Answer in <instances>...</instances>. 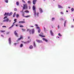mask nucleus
Returning <instances> with one entry per match:
<instances>
[{
    "label": "nucleus",
    "instance_id": "obj_43",
    "mask_svg": "<svg viewBox=\"0 0 74 74\" xmlns=\"http://www.w3.org/2000/svg\"><path fill=\"white\" fill-rule=\"evenodd\" d=\"M29 27H34V26H30Z\"/></svg>",
    "mask_w": 74,
    "mask_h": 74
},
{
    "label": "nucleus",
    "instance_id": "obj_63",
    "mask_svg": "<svg viewBox=\"0 0 74 74\" xmlns=\"http://www.w3.org/2000/svg\"><path fill=\"white\" fill-rule=\"evenodd\" d=\"M58 37V38H59V37Z\"/></svg>",
    "mask_w": 74,
    "mask_h": 74
},
{
    "label": "nucleus",
    "instance_id": "obj_12",
    "mask_svg": "<svg viewBox=\"0 0 74 74\" xmlns=\"http://www.w3.org/2000/svg\"><path fill=\"white\" fill-rule=\"evenodd\" d=\"M5 15H7V16H9V13H5V14H4V16H5Z\"/></svg>",
    "mask_w": 74,
    "mask_h": 74
},
{
    "label": "nucleus",
    "instance_id": "obj_35",
    "mask_svg": "<svg viewBox=\"0 0 74 74\" xmlns=\"http://www.w3.org/2000/svg\"><path fill=\"white\" fill-rule=\"evenodd\" d=\"M71 10L72 11H73L74 10V9H73V8H72L71 9Z\"/></svg>",
    "mask_w": 74,
    "mask_h": 74
},
{
    "label": "nucleus",
    "instance_id": "obj_23",
    "mask_svg": "<svg viewBox=\"0 0 74 74\" xmlns=\"http://www.w3.org/2000/svg\"><path fill=\"white\" fill-rule=\"evenodd\" d=\"M12 12H11L10 14H9V16H11V15H12Z\"/></svg>",
    "mask_w": 74,
    "mask_h": 74
},
{
    "label": "nucleus",
    "instance_id": "obj_49",
    "mask_svg": "<svg viewBox=\"0 0 74 74\" xmlns=\"http://www.w3.org/2000/svg\"><path fill=\"white\" fill-rule=\"evenodd\" d=\"M73 27H74V26H73V25H72V26H71V27L72 28H73Z\"/></svg>",
    "mask_w": 74,
    "mask_h": 74
},
{
    "label": "nucleus",
    "instance_id": "obj_56",
    "mask_svg": "<svg viewBox=\"0 0 74 74\" xmlns=\"http://www.w3.org/2000/svg\"><path fill=\"white\" fill-rule=\"evenodd\" d=\"M16 26H18V25H16Z\"/></svg>",
    "mask_w": 74,
    "mask_h": 74
},
{
    "label": "nucleus",
    "instance_id": "obj_57",
    "mask_svg": "<svg viewBox=\"0 0 74 74\" xmlns=\"http://www.w3.org/2000/svg\"><path fill=\"white\" fill-rule=\"evenodd\" d=\"M66 12H68V11L66 10Z\"/></svg>",
    "mask_w": 74,
    "mask_h": 74
},
{
    "label": "nucleus",
    "instance_id": "obj_33",
    "mask_svg": "<svg viewBox=\"0 0 74 74\" xmlns=\"http://www.w3.org/2000/svg\"><path fill=\"white\" fill-rule=\"evenodd\" d=\"M6 18H7V16H5L4 17V18L3 19H5Z\"/></svg>",
    "mask_w": 74,
    "mask_h": 74
},
{
    "label": "nucleus",
    "instance_id": "obj_19",
    "mask_svg": "<svg viewBox=\"0 0 74 74\" xmlns=\"http://www.w3.org/2000/svg\"><path fill=\"white\" fill-rule=\"evenodd\" d=\"M50 33L51 34L52 36H53V33L52 32V31L51 30L50 31Z\"/></svg>",
    "mask_w": 74,
    "mask_h": 74
},
{
    "label": "nucleus",
    "instance_id": "obj_28",
    "mask_svg": "<svg viewBox=\"0 0 74 74\" xmlns=\"http://www.w3.org/2000/svg\"><path fill=\"white\" fill-rule=\"evenodd\" d=\"M28 3H29V4H30L31 3V1H28Z\"/></svg>",
    "mask_w": 74,
    "mask_h": 74
},
{
    "label": "nucleus",
    "instance_id": "obj_22",
    "mask_svg": "<svg viewBox=\"0 0 74 74\" xmlns=\"http://www.w3.org/2000/svg\"><path fill=\"white\" fill-rule=\"evenodd\" d=\"M33 48V47L32 45H31L29 46L30 49H32Z\"/></svg>",
    "mask_w": 74,
    "mask_h": 74
},
{
    "label": "nucleus",
    "instance_id": "obj_15",
    "mask_svg": "<svg viewBox=\"0 0 74 74\" xmlns=\"http://www.w3.org/2000/svg\"><path fill=\"white\" fill-rule=\"evenodd\" d=\"M39 10L40 12H41V13H42V12H43L42 9H41V8H39Z\"/></svg>",
    "mask_w": 74,
    "mask_h": 74
},
{
    "label": "nucleus",
    "instance_id": "obj_29",
    "mask_svg": "<svg viewBox=\"0 0 74 74\" xmlns=\"http://www.w3.org/2000/svg\"><path fill=\"white\" fill-rule=\"evenodd\" d=\"M20 27H24V26L23 25H20Z\"/></svg>",
    "mask_w": 74,
    "mask_h": 74
},
{
    "label": "nucleus",
    "instance_id": "obj_45",
    "mask_svg": "<svg viewBox=\"0 0 74 74\" xmlns=\"http://www.w3.org/2000/svg\"><path fill=\"white\" fill-rule=\"evenodd\" d=\"M2 27H6V26H2Z\"/></svg>",
    "mask_w": 74,
    "mask_h": 74
},
{
    "label": "nucleus",
    "instance_id": "obj_52",
    "mask_svg": "<svg viewBox=\"0 0 74 74\" xmlns=\"http://www.w3.org/2000/svg\"><path fill=\"white\" fill-rule=\"evenodd\" d=\"M58 29H59V25H58Z\"/></svg>",
    "mask_w": 74,
    "mask_h": 74
},
{
    "label": "nucleus",
    "instance_id": "obj_64",
    "mask_svg": "<svg viewBox=\"0 0 74 74\" xmlns=\"http://www.w3.org/2000/svg\"><path fill=\"white\" fill-rule=\"evenodd\" d=\"M73 21H74V18L73 19Z\"/></svg>",
    "mask_w": 74,
    "mask_h": 74
},
{
    "label": "nucleus",
    "instance_id": "obj_10",
    "mask_svg": "<svg viewBox=\"0 0 74 74\" xmlns=\"http://www.w3.org/2000/svg\"><path fill=\"white\" fill-rule=\"evenodd\" d=\"M27 32H29V33L30 34H31V30L29 29H27Z\"/></svg>",
    "mask_w": 74,
    "mask_h": 74
},
{
    "label": "nucleus",
    "instance_id": "obj_3",
    "mask_svg": "<svg viewBox=\"0 0 74 74\" xmlns=\"http://www.w3.org/2000/svg\"><path fill=\"white\" fill-rule=\"evenodd\" d=\"M27 6L26 4H23V10H25V9H27Z\"/></svg>",
    "mask_w": 74,
    "mask_h": 74
},
{
    "label": "nucleus",
    "instance_id": "obj_41",
    "mask_svg": "<svg viewBox=\"0 0 74 74\" xmlns=\"http://www.w3.org/2000/svg\"><path fill=\"white\" fill-rule=\"evenodd\" d=\"M21 12H22V13H24V12H23V10H22L21 11Z\"/></svg>",
    "mask_w": 74,
    "mask_h": 74
},
{
    "label": "nucleus",
    "instance_id": "obj_46",
    "mask_svg": "<svg viewBox=\"0 0 74 74\" xmlns=\"http://www.w3.org/2000/svg\"><path fill=\"white\" fill-rule=\"evenodd\" d=\"M16 44H17V43H14V45H16Z\"/></svg>",
    "mask_w": 74,
    "mask_h": 74
},
{
    "label": "nucleus",
    "instance_id": "obj_14",
    "mask_svg": "<svg viewBox=\"0 0 74 74\" xmlns=\"http://www.w3.org/2000/svg\"><path fill=\"white\" fill-rule=\"evenodd\" d=\"M8 41L9 42V44H11V38H10L8 39Z\"/></svg>",
    "mask_w": 74,
    "mask_h": 74
},
{
    "label": "nucleus",
    "instance_id": "obj_18",
    "mask_svg": "<svg viewBox=\"0 0 74 74\" xmlns=\"http://www.w3.org/2000/svg\"><path fill=\"white\" fill-rule=\"evenodd\" d=\"M58 7L59 8H63V7H62V6H60V5H58Z\"/></svg>",
    "mask_w": 74,
    "mask_h": 74
},
{
    "label": "nucleus",
    "instance_id": "obj_11",
    "mask_svg": "<svg viewBox=\"0 0 74 74\" xmlns=\"http://www.w3.org/2000/svg\"><path fill=\"white\" fill-rule=\"evenodd\" d=\"M31 31L32 32V34H34V29H32L31 30Z\"/></svg>",
    "mask_w": 74,
    "mask_h": 74
},
{
    "label": "nucleus",
    "instance_id": "obj_40",
    "mask_svg": "<svg viewBox=\"0 0 74 74\" xmlns=\"http://www.w3.org/2000/svg\"><path fill=\"white\" fill-rule=\"evenodd\" d=\"M24 13H23V14L22 15V16H24V17H25V16H24Z\"/></svg>",
    "mask_w": 74,
    "mask_h": 74
},
{
    "label": "nucleus",
    "instance_id": "obj_17",
    "mask_svg": "<svg viewBox=\"0 0 74 74\" xmlns=\"http://www.w3.org/2000/svg\"><path fill=\"white\" fill-rule=\"evenodd\" d=\"M39 36H40V37H45V36L41 34H39Z\"/></svg>",
    "mask_w": 74,
    "mask_h": 74
},
{
    "label": "nucleus",
    "instance_id": "obj_47",
    "mask_svg": "<svg viewBox=\"0 0 74 74\" xmlns=\"http://www.w3.org/2000/svg\"><path fill=\"white\" fill-rule=\"evenodd\" d=\"M27 43H29L30 42V41H27Z\"/></svg>",
    "mask_w": 74,
    "mask_h": 74
},
{
    "label": "nucleus",
    "instance_id": "obj_62",
    "mask_svg": "<svg viewBox=\"0 0 74 74\" xmlns=\"http://www.w3.org/2000/svg\"><path fill=\"white\" fill-rule=\"evenodd\" d=\"M29 9H30V7H29Z\"/></svg>",
    "mask_w": 74,
    "mask_h": 74
},
{
    "label": "nucleus",
    "instance_id": "obj_39",
    "mask_svg": "<svg viewBox=\"0 0 74 74\" xmlns=\"http://www.w3.org/2000/svg\"><path fill=\"white\" fill-rule=\"evenodd\" d=\"M22 1L23 2V3H26L25 2V1L23 0H22Z\"/></svg>",
    "mask_w": 74,
    "mask_h": 74
},
{
    "label": "nucleus",
    "instance_id": "obj_38",
    "mask_svg": "<svg viewBox=\"0 0 74 74\" xmlns=\"http://www.w3.org/2000/svg\"><path fill=\"white\" fill-rule=\"evenodd\" d=\"M23 43H24V44H27V42H23Z\"/></svg>",
    "mask_w": 74,
    "mask_h": 74
},
{
    "label": "nucleus",
    "instance_id": "obj_26",
    "mask_svg": "<svg viewBox=\"0 0 74 74\" xmlns=\"http://www.w3.org/2000/svg\"><path fill=\"white\" fill-rule=\"evenodd\" d=\"M0 32H1V33H4L5 32V31H0Z\"/></svg>",
    "mask_w": 74,
    "mask_h": 74
},
{
    "label": "nucleus",
    "instance_id": "obj_20",
    "mask_svg": "<svg viewBox=\"0 0 74 74\" xmlns=\"http://www.w3.org/2000/svg\"><path fill=\"white\" fill-rule=\"evenodd\" d=\"M30 15H29L24 16V17H25V18H29V17H30Z\"/></svg>",
    "mask_w": 74,
    "mask_h": 74
},
{
    "label": "nucleus",
    "instance_id": "obj_7",
    "mask_svg": "<svg viewBox=\"0 0 74 74\" xmlns=\"http://www.w3.org/2000/svg\"><path fill=\"white\" fill-rule=\"evenodd\" d=\"M37 29H38V33H40V32H41V30L40 29V28L39 27H36Z\"/></svg>",
    "mask_w": 74,
    "mask_h": 74
},
{
    "label": "nucleus",
    "instance_id": "obj_54",
    "mask_svg": "<svg viewBox=\"0 0 74 74\" xmlns=\"http://www.w3.org/2000/svg\"><path fill=\"white\" fill-rule=\"evenodd\" d=\"M1 36L2 37H4V36H3V35H1Z\"/></svg>",
    "mask_w": 74,
    "mask_h": 74
},
{
    "label": "nucleus",
    "instance_id": "obj_27",
    "mask_svg": "<svg viewBox=\"0 0 74 74\" xmlns=\"http://www.w3.org/2000/svg\"><path fill=\"white\" fill-rule=\"evenodd\" d=\"M16 4L17 5H19V2H16Z\"/></svg>",
    "mask_w": 74,
    "mask_h": 74
},
{
    "label": "nucleus",
    "instance_id": "obj_31",
    "mask_svg": "<svg viewBox=\"0 0 74 74\" xmlns=\"http://www.w3.org/2000/svg\"><path fill=\"white\" fill-rule=\"evenodd\" d=\"M23 46V44H21L20 45V47H22Z\"/></svg>",
    "mask_w": 74,
    "mask_h": 74
},
{
    "label": "nucleus",
    "instance_id": "obj_16",
    "mask_svg": "<svg viewBox=\"0 0 74 74\" xmlns=\"http://www.w3.org/2000/svg\"><path fill=\"white\" fill-rule=\"evenodd\" d=\"M42 40H44V41H45L46 42H48V40H47V39H46L45 38H42Z\"/></svg>",
    "mask_w": 74,
    "mask_h": 74
},
{
    "label": "nucleus",
    "instance_id": "obj_1",
    "mask_svg": "<svg viewBox=\"0 0 74 74\" xmlns=\"http://www.w3.org/2000/svg\"><path fill=\"white\" fill-rule=\"evenodd\" d=\"M33 10L34 11V16H38V13L37 12L36 13V7L35 6H33Z\"/></svg>",
    "mask_w": 74,
    "mask_h": 74
},
{
    "label": "nucleus",
    "instance_id": "obj_30",
    "mask_svg": "<svg viewBox=\"0 0 74 74\" xmlns=\"http://www.w3.org/2000/svg\"><path fill=\"white\" fill-rule=\"evenodd\" d=\"M5 3H8V0H5Z\"/></svg>",
    "mask_w": 74,
    "mask_h": 74
},
{
    "label": "nucleus",
    "instance_id": "obj_4",
    "mask_svg": "<svg viewBox=\"0 0 74 74\" xmlns=\"http://www.w3.org/2000/svg\"><path fill=\"white\" fill-rule=\"evenodd\" d=\"M23 36H21L20 38H18L17 39V40L16 41L17 42H18V41H20V40H22V39H23Z\"/></svg>",
    "mask_w": 74,
    "mask_h": 74
},
{
    "label": "nucleus",
    "instance_id": "obj_36",
    "mask_svg": "<svg viewBox=\"0 0 74 74\" xmlns=\"http://www.w3.org/2000/svg\"><path fill=\"white\" fill-rule=\"evenodd\" d=\"M18 16H19V14H16V17L17 18H18Z\"/></svg>",
    "mask_w": 74,
    "mask_h": 74
},
{
    "label": "nucleus",
    "instance_id": "obj_8",
    "mask_svg": "<svg viewBox=\"0 0 74 74\" xmlns=\"http://www.w3.org/2000/svg\"><path fill=\"white\" fill-rule=\"evenodd\" d=\"M14 34L15 36H16L17 37H18V34L17 33H16V31H14Z\"/></svg>",
    "mask_w": 74,
    "mask_h": 74
},
{
    "label": "nucleus",
    "instance_id": "obj_32",
    "mask_svg": "<svg viewBox=\"0 0 74 74\" xmlns=\"http://www.w3.org/2000/svg\"><path fill=\"white\" fill-rule=\"evenodd\" d=\"M58 36H60V37L62 36V35H61V34H60V33H59V34H58Z\"/></svg>",
    "mask_w": 74,
    "mask_h": 74
},
{
    "label": "nucleus",
    "instance_id": "obj_58",
    "mask_svg": "<svg viewBox=\"0 0 74 74\" xmlns=\"http://www.w3.org/2000/svg\"><path fill=\"white\" fill-rule=\"evenodd\" d=\"M68 8H70V7H68Z\"/></svg>",
    "mask_w": 74,
    "mask_h": 74
},
{
    "label": "nucleus",
    "instance_id": "obj_42",
    "mask_svg": "<svg viewBox=\"0 0 74 74\" xmlns=\"http://www.w3.org/2000/svg\"><path fill=\"white\" fill-rule=\"evenodd\" d=\"M52 21H53V20H54V19H55V18H52Z\"/></svg>",
    "mask_w": 74,
    "mask_h": 74
},
{
    "label": "nucleus",
    "instance_id": "obj_55",
    "mask_svg": "<svg viewBox=\"0 0 74 74\" xmlns=\"http://www.w3.org/2000/svg\"><path fill=\"white\" fill-rule=\"evenodd\" d=\"M66 23V21H65V23Z\"/></svg>",
    "mask_w": 74,
    "mask_h": 74
},
{
    "label": "nucleus",
    "instance_id": "obj_61",
    "mask_svg": "<svg viewBox=\"0 0 74 74\" xmlns=\"http://www.w3.org/2000/svg\"><path fill=\"white\" fill-rule=\"evenodd\" d=\"M64 26L65 27V23L64 24Z\"/></svg>",
    "mask_w": 74,
    "mask_h": 74
},
{
    "label": "nucleus",
    "instance_id": "obj_44",
    "mask_svg": "<svg viewBox=\"0 0 74 74\" xmlns=\"http://www.w3.org/2000/svg\"><path fill=\"white\" fill-rule=\"evenodd\" d=\"M60 14H63L64 13H63V12H60Z\"/></svg>",
    "mask_w": 74,
    "mask_h": 74
},
{
    "label": "nucleus",
    "instance_id": "obj_50",
    "mask_svg": "<svg viewBox=\"0 0 74 74\" xmlns=\"http://www.w3.org/2000/svg\"><path fill=\"white\" fill-rule=\"evenodd\" d=\"M10 33V32H8L7 33V34H9Z\"/></svg>",
    "mask_w": 74,
    "mask_h": 74
},
{
    "label": "nucleus",
    "instance_id": "obj_37",
    "mask_svg": "<svg viewBox=\"0 0 74 74\" xmlns=\"http://www.w3.org/2000/svg\"><path fill=\"white\" fill-rule=\"evenodd\" d=\"M14 11H17V9H16V8H14Z\"/></svg>",
    "mask_w": 74,
    "mask_h": 74
},
{
    "label": "nucleus",
    "instance_id": "obj_9",
    "mask_svg": "<svg viewBox=\"0 0 74 74\" xmlns=\"http://www.w3.org/2000/svg\"><path fill=\"white\" fill-rule=\"evenodd\" d=\"M36 1H37V0H33V4L35 5V4H36Z\"/></svg>",
    "mask_w": 74,
    "mask_h": 74
},
{
    "label": "nucleus",
    "instance_id": "obj_5",
    "mask_svg": "<svg viewBox=\"0 0 74 74\" xmlns=\"http://www.w3.org/2000/svg\"><path fill=\"white\" fill-rule=\"evenodd\" d=\"M36 42H39V43L42 42V40H40L37 39L36 40Z\"/></svg>",
    "mask_w": 74,
    "mask_h": 74
},
{
    "label": "nucleus",
    "instance_id": "obj_34",
    "mask_svg": "<svg viewBox=\"0 0 74 74\" xmlns=\"http://www.w3.org/2000/svg\"><path fill=\"white\" fill-rule=\"evenodd\" d=\"M22 30H23V32H25V29H22Z\"/></svg>",
    "mask_w": 74,
    "mask_h": 74
},
{
    "label": "nucleus",
    "instance_id": "obj_60",
    "mask_svg": "<svg viewBox=\"0 0 74 74\" xmlns=\"http://www.w3.org/2000/svg\"><path fill=\"white\" fill-rule=\"evenodd\" d=\"M44 28L45 30V28L44 27Z\"/></svg>",
    "mask_w": 74,
    "mask_h": 74
},
{
    "label": "nucleus",
    "instance_id": "obj_48",
    "mask_svg": "<svg viewBox=\"0 0 74 74\" xmlns=\"http://www.w3.org/2000/svg\"><path fill=\"white\" fill-rule=\"evenodd\" d=\"M60 20L61 21H63V19L62 18H61L60 19Z\"/></svg>",
    "mask_w": 74,
    "mask_h": 74
},
{
    "label": "nucleus",
    "instance_id": "obj_24",
    "mask_svg": "<svg viewBox=\"0 0 74 74\" xmlns=\"http://www.w3.org/2000/svg\"><path fill=\"white\" fill-rule=\"evenodd\" d=\"M25 12H26V13H29V11L28 10H25L24 11Z\"/></svg>",
    "mask_w": 74,
    "mask_h": 74
},
{
    "label": "nucleus",
    "instance_id": "obj_59",
    "mask_svg": "<svg viewBox=\"0 0 74 74\" xmlns=\"http://www.w3.org/2000/svg\"><path fill=\"white\" fill-rule=\"evenodd\" d=\"M9 22H11V21L10 20V21H9Z\"/></svg>",
    "mask_w": 74,
    "mask_h": 74
},
{
    "label": "nucleus",
    "instance_id": "obj_2",
    "mask_svg": "<svg viewBox=\"0 0 74 74\" xmlns=\"http://www.w3.org/2000/svg\"><path fill=\"white\" fill-rule=\"evenodd\" d=\"M14 22L13 23V25L11 26V27H10L9 29H11V27H13V26H14V25H15V23H16L17 21H16V19H14Z\"/></svg>",
    "mask_w": 74,
    "mask_h": 74
},
{
    "label": "nucleus",
    "instance_id": "obj_13",
    "mask_svg": "<svg viewBox=\"0 0 74 74\" xmlns=\"http://www.w3.org/2000/svg\"><path fill=\"white\" fill-rule=\"evenodd\" d=\"M19 23H25V21H20L19 22Z\"/></svg>",
    "mask_w": 74,
    "mask_h": 74
},
{
    "label": "nucleus",
    "instance_id": "obj_51",
    "mask_svg": "<svg viewBox=\"0 0 74 74\" xmlns=\"http://www.w3.org/2000/svg\"><path fill=\"white\" fill-rule=\"evenodd\" d=\"M35 25L36 26H37V27H38V25H37V24H36Z\"/></svg>",
    "mask_w": 74,
    "mask_h": 74
},
{
    "label": "nucleus",
    "instance_id": "obj_21",
    "mask_svg": "<svg viewBox=\"0 0 74 74\" xmlns=\"http://www.w3.org/2000/svg\"><path fill=\"white\" fill-rule=\"evenodd\" d=\"M34 47H36V45L35 42H34Z\"/></svg>",
    "mask_w": 74,
    "mask_h": 74
},
{
    "label": "nucleus",
    "instance_id": "obj_53",
    "mask_svg": "<svg viewBox=\"0 0 74 74\" xmlns=\"http://www.w3.org/2000/svg\"><path fill=\"white\" fill-rule=\"evenodd\" d=\"M29 38H30V37L29 36L28 37V39H29Z\"/></svg>",
    "mask_w": 74,
    "mask_h": 74
},
{
    "label": "nucleus",
    "instance_id": "obj_6",
    "mask_svg": "<svg viewBox=\"0 0 74 74\" xmlns=\"http://www.w3.org/2000/svg\"><path fill=\"white\" fill-rule=\"evenodd\" d=\"M9 21V19H8V18H6V19H5L4 20H3V22H8Z\"/></svg>",
    "mask_w": 74,
    "mask_h": 74
},
{
    "label": "nucleus",
    "instance_id": "obj_25",
    "mask_svg": "<svg viewBox=\"0 0 74 74\" xmlns=\"http://www.w3.org/2000/svg\"><path fill=\"white\" fill-rule=\"evenodd\" d=\"M16 15V12H14V13L13 16V17H15V15Z\"/></svg>",
    "mask_w": 74,
    "mask_h": 74
}]
</instances>
